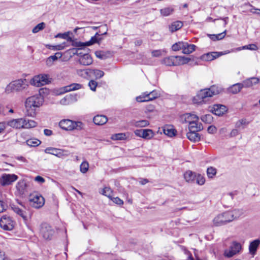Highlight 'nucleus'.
<instances>
[{
	"instance_id": "nucleus-4",
	"label": "nucleus",
	"mask_w": 260,
	"mask_h": 260,
	"mask_svg": "<svg viewBox=\"0 0 260 260\" xmlns=\"http://www.w3.org/2000/svg\"><path fill=\"white\" fill-rule=\"evenodd\" d=\"M29 86L28 82L26 79H19L10 82L5 88L7 93L13 92H21L25 90Z\"/></svg>"
},
{
	"instance_id": "nucleus-63",
	"label": "nucleus",
	"mask_w": 260,
	"mask_h": 260,
	"mask_svg": "<svg viewBox=\"0 0 260 260\" xmlns=\"http://www.w3.org/2000/svg\"><path fill=\"white\" fill-rule=\"evenodd\" d=\"M44 134L46 136H50L52 135L53 132L51 130L48 129H45L44 130Z\"/></svg>"
},
{
	"instance_id": "nucleus-36",
	"label": "nucleus",
	"mask_w": 260,
	"mask_h": 260,
	"mask_svg": "<svg viewBox=\"0 0 260 260\" xmlns=\"http://www.w3.org/2000/svg\"><path fill=\"white\" fill-rule=\"evenodd\" d=\"M113 55V53L111 51H99V58L101 59H106L107 58H109L111 57Z\"/></svg>"
},
{
	"instance_id": "nucleus-2",
	"label": "nucleus",
	"mask_w": 260,
	"mask_h": 260,
	"mask_svg": "<svg viewBox=\"0 0 260 260\" xmlns=\"http://www.w3.org/2000/svg\"><path fill=\"white\" fill-rule=\"evenodd\" d=\"M221 91V88L216 85L211 86L210 88L200 90L193 98L194 104L202 105L207 103L210 99L217 95Z\"/></svg>"
},
{
	"instance_id": "nucleus-49",
	"label": "nucleus",
	"mask_w": 260,
	"mask_h": 260,
	"mask_svg": "<svg viewBox=\"0 0 260 260\" xmlns=\"http://www.w3.org/2000/svg\"><path fill=\"white\" fill-rule=\"evenodd\" d=\"M89 165L87 161H83L80 165V171L82 173H85L88 170Z\"/></svg>"
},
{
	"instance_id": "nucleus-55",
	"label": "nucleus",
	"mask_w": 260,
	"mask_h": 260,
	"mask_svg": "<svg viewBox=\"0 0 260 260\" xmlns=\"http://www.w3.org/2000/svg\"><path fill=\"white\" fill-rule=\"evenodd\" d=\"M175 57L176 58V59H175V66H179L181 64H182V62L181 58H182V56H175Z\"/></svg>"
},
{
	"instance_id": "nucleus-1",
	"label": "nucleus",
	"mask_w": 260,
	"mask_h": 260,
	"mask_svg": "<svg viewBox=\"0 0 260 260\" xmlns=\"http://www.w3.org/2000/svg\"><path fill=\"white\" fill-rule=\"evenodd\" d=\"M98 42V32H96L93 37H92L90 40L85 42H73V45L79 47L78 49L73 48L71 49L72 52L74 54L81 55L82 53L79 52L82 47L85 46H89L92 44ZM80 63L84 66H88L92 62L91 57L88 54L85 53L83 55H81L79 59Z\"/></svg>"
},
{
	"instance_id": "nucleus-15",
	"label": "nucleus",
	"mask_w": 260,
	"mask_h": 260,
	"mask_svg": "<svg viewBox=\"0 0 260 260\" xmlns=\"http://www.w3.org/2000/svg\"><path fill=\"white\" fill-rule=\"evenodd\" d=\"M228 110L227 108L223 105L216 104L213 106L211 111L217 116H222Z\"/></svg>"
},
{
	"instance_id": "nucleus-47",
	"label": "nucleus",
	"mask_w": 260,
	"mask_h": 260,
	"mask_svg": "<svg viewBox=\"0 0 260 260\" xmlns=\"http://www.w3.org/2000/svg\"><path fill=\"white\" fill-rule=\"evenodd\" d=\"M69 32H65L63 34H58L55 36V37L56 38H62L64 39H67L68 41H69L70 42H72L73 41L72 39L70 37H69Z\"/></svg>"
},
{
	"instance_id": "nucleus-42",
	"label": "nucleus",
	"mask_w": 260,
	"mask_h": 260,
	"mask_svg": "<svg viewBox=\"0 0 260 260\" xmlns=\"http://www.w3.org/2000/svg\"><path fill=\"white\" fill-rule=\"evenodd\" d=\"M213 119L212 116L210 114H206L201 117V119L206 123H211L213 121Z\"/></svg>"
},
{
	"instance_id": "nucleus-62",
	"label": "nucleus",
	"mask_w": 260,
	"mask_h": 260,
	"mask_svg": "<svg viewBox=\"0 0 260 260\" xmlns=\"http://www.w3.org/2000/svg\"><path fill=\"white\" fill-rule=\"evenodd\" d=\"M0 260H9L5 255V253L0 250Z\"/></svg>"
},
{
	"instance_id": "nucleus-9",
	"label": "nucleus",
	"mask_w": 260,
	"mask_h": 260,
	"mask_svg": "<svg viewBox=\"0 0 260 260\" xmlns=\"http://www.w3.org/2000/svg\"><path fill=\"white\" fill-rule=\"evenodd\" d=\"M229 214V211H226L216 216L213 220L214 225L221 226L232 221Z\"/></svg>"
},
{
	"instance_id": "nucleus-51",
	"label": "nucleus",
	"mask_w": 260,
	"mask_h": 260,
	"mask_svg": "<svg viewBox=\"0 0 260 260\" xmlns=\"http://www.w3.org/2000/svg\"><path fill=\"white\" fill-rule=\"evenodd\" d=\"M88 86L91 90L95 91L98 86V82L94 80H91L88 83Z\"/></svg>"
},
{
	"instance_id": "nucleus-19",
	"label": "nucleus",
	"mask_w": 260,
	"mask_h": 260,
	"mask_svg": "<svg viewBox=\"0 0 260 260\" xmlns=\"http://www.w3.org/2000/svg\"><path fill=\"white\" fill-rule=\"evenodd\" d=\"M197 174L191 171L188 170L184 174V178L186 182L193 183L195 182Z\"/></svg>"
},
{
	"instance_id": "nucleus-48",
	"label": "nucleus",
	"mask_w": 260,
	"mask_h": 260,
	"mask_svg": "<svg viewBox=\"0 0 260 260\" xmlns=\"http://www.w3.org/2000/svg\"><path fill=\"white\" fill-rule=\"evenodd\" d=\"M195 181L198 184H199L200 185H203L205 183V179L201 174H197V177L196 178Z\"/></svg>"
},
{
	"instance_id": "nucleus-10",
	"label": "nucleus",
	"mask_w": 260,
	"mask_h": 260,
	"mask_svg": "<svg viewBox=\"0 0 260 260\" xmlns=\"http://www.w3.org/2000/svg\"><path fill=\"white\" fill-rule=\"evenodd\" d=\"M14 221L7 215H3L0 219V226L6 231L12 230L14 227Z\"/></svg>"
},
{
	"instance_id": "nucleus-61",
	"label": "nucleus",
	"mask_w": 260,
	"mask_h": 260,
	"mask_svg": "<svg viewBox=\"0 0 260 260\" xmlns=\"http://www.w3.org/2000/svg\"><path fill=\"white\" fill-rule=\"evenodd\" d=\"M152 55L154 57H159L161 55V51L160 50H153L152 51Z\"/></svg>"
},
{
	"instance_id": "nucleus-56",
	"label": "nucleus",
	"mask_w": 260,
	"mask_h": 260,
	"mask_svg": "<svg viewBox=\"0 0 260 260\" xmlns=\"http://www.w3.org/2000/svg\"><path fill=\"white\" fill-rule=\"evenodd\" d=\"M7 205L2 201L0 200V213L6 210Z\"/></svg>"
},
{
	"instance_id": "nucleus-52",
	"label": "nucleus",
	"mask_w": 260,
	"mask_h": 260,
	"mask_svg": "<svg viewBox=\"0 0 260 260\" xmlns=\"http://www.w3.org/2000/svg\"><path fill=\"white\" fill-rule=\"evenodd\" d=\"M108 121V118L104 115L99 114V125L105 124Z\"/></svg>"
},
{
	"instance_id": "nucleus-64",
	"label": "nucleus",
	"mask_w": 260,
	"mask_h": 260,
	"mask_svg": "<svg viewBox=\"0 0 260 260\" xmlns=\"http://www.w3.org/2000/svg\"><path fill=\"white\" fill-rule=\"evenodd\" d=\"M182 62V64H186L188 63L191 59L189 57H186L185 56H182V58H181Z\"/></svg>"
},
{
	"instance_id": "nucleus-37",
	"label": "nucleus",
	"mask_w": 260,
	"mask_h": 260,
	"mask_svg": "<svg viewBox=\"0 0 260 260\" xmlns=\"http://www.w3.org/2000/svg\"><path fill=\"white\" fill-rule=\"evenodd\" d=\"M164 133L168 136L169 137H173L176 135V131L172 128H169L168 127H165L164 129Z\"/></svg>"
},
{
	"instance_id": "nucleus-12",
	"label": "nucleus",
	"mask_w": 260,
	"mask_h": 260,
	"mask_svg": "<svg viewBox=\"0 0 260 260\" xmlns=\"http://www.w3.org/2000/svg\"><path fill=\"white\" fill-rule=\"evenodd\" d=\"M158 96V93L153 90L150 92H145L136 98V100L138 102H145L152 101Z\"/></svg>"
},
{
	"instance_id": "nucleus-3",
	"label": "nucleus",
	"mask_w": 260,
	"mask_h": 260,
	"mask_svg": "<svg viewBox=\"0 0 260 260\" xmlns=\"http://www.w3.org/2000/svg\"><path fill=\"white\" fill-rule=\"evenodd\" d=\"M7 125L16 129L30 128L35 127L37 123L33 120L21 118L8 121Z\"/></svg>"
},
{
	"instance_id": "nucleus-26",
	"label": "nucleus",
	"mask_w": 260,
	"mask_h": 260,
	"mask_svg": "<svg viewBox=\"0 0 260 260\" xmlns=\"http://www.w3.org/2000/svg\"><path fill=\"white\" fill-rule=\"evenodd\" d=\"M183 26V23L180 21H176L172 23L169 26V30L171 32H175L180 29Z\"/></svg>"
},
{
	"instance_id": "nucleus-14",
	"label": "nucleus",
	"mask_w": 260,
	"mask_h": 260,
	"mask_svg": "<svg viewBox=\"0 0 260 260\" xmlns=\"http://www.w3.org/2000/svg\"><path fill=\"white\" fill-rule=\"evenodd\" d=\"M134 133L137 136L145 139H150L154 136L152 130L150 129H136Z\"/></svg>"
},
{
	"instance_id": "nucleus-31",
	"label": "nucleus",
	"mask_w": 260,
	"mask_h": 260,
	"mask_svg": "<svg viewBox=\"0 0 260 260\" xmlns=\"http://www.w3.org/2000/svg\"><path fill=\"white\" fill-rule=\"evenodd\" d=\"M230 248L234 251L235 253L237 254L241 250L242 246L240 243L236 241H233L230 246Z\"/></svg>"
},
{
	"instance_id": "nucleus-39",
	"label": "nucleus",
	"mask_w": 260,
	"mask_h": 260,
	"mask_svg": "<svg viewBox=\"0 0 260 260\" xmlns=\"http://www.w3.org/2000/svg\"><path fill=\"white\" fill-rule=\"evenodd\" d=\"M26 185L23 182H19L17 184L16 188L20 194H24Z\"/></svg>"
},
{
	"instance_id": "nucleus-21",
	"label": "nucleus",
	"mask_w": 260,
	"mask_h": 260,
	"mask_svg": "<svg viewBox=\"0 0 260 260\" xmlns=\"http://www.w3.org/2000/svg\"><path fill=\"white\" fill-rule=\"evenodd\" d=\"M182 119H184L185 122L189 123L191 121H198L199 118L194 114L185 113L182 116Z\"/></svg>"
},
{
	"instance_id": "nucleus-41",
	"label": "nucleus",
	"mask_w": 260,
	"mask_h": 260,
	"mask_svg": "<svg viewBox=\"0 0 260 260\" xmlns=\"http://www.w3.org/2000/svg\"><path fill=\"white\" fill-rule=\"evenodd\" d=\"M185 42H178L177 43H175L172 46V49L173 51H178L180 49H182L184 46Z\"/></svg>"
},
{
	"instance_id": "nucleus-13",
	"label": "nucleus",
	"mask_w": 260,
	"mask_h": 260,
	"mask_svg": "<svg viewBox=\"0 0 260 260\" xmlns=\"http://www.w3.org/2000/svg\"><path fill=\"white\" fill-rule=\"evenodd\" d=\"M29 202L31 207L39 209L44 205L45 200L42 196L35 194L30 197Z\"/></svg>"
},
{
	"instance_id": "nucleus-18",
	"label": "nucleus",
	"mask_w": 260,
	"mask_h": 260,
	"mask_svg": "<svg viewBox=\"0 0 260 260\" xmlns=\"http://www.w3.org/2000/svg\"><path fill=\"white\" fill-rule=\"evenodd\" d=\"M258 82L259 79L255 77H252L244 80L241 84L243 87L249 88L257 84Z\"/></svg>"
},
{
	"instance_id": "nucleus-29",
	"label": "nucleus",
	"mask_w": 260,
	"mask_h": 260,
	"mask_svg": "<svg viewBox=\"0 0 260 260\" xmlns=\"http://www.w3.org/2000/svg\"><path fill=\"white\" fill-rule=\"evenodd\" d=\"M132 124L137 127H143L149 125V122L147 120H141L139 121L134 120L132 122Z\"/></svg>"
},
{
	"instance_id": "nucleus-40",
	"label": "nucleus",
	"mask_w": 260,
	"mask_h": 260,
	"mask_svg": "<svg viewBox=\"0 0 260 260\" xmlns=\"http://www.w3.org/2000/svg\"><path fill=\"white\" fill-rule=\"evenodd\" d=\"M174 9L171 7H166L160 10V13L164 16H168L172 13Z\"/></svg>"
},
{
	"instance_id": "nucleus-8",
	"label": "nucleus",
	"mask_w": 260,
	"mask_h": 260,
	"mask_svg": "<svg viewBox=\"0 0 260 260\" xmlns=\"http://www.w3.org/2000/svg\"><path fill=\"white\" fill-rule=\"evenodd\" d=\"M50 82L49 75L40 74L35 76L30 81V84L37 87L44 86Z\"/></svg>"
},
{
	"instance_id": "nucleus-16",
	"label": "nucleus",
	"mask_w": 260,
	"mask_h": 260,
	"mask_svg": "<svg viewBox=\"0 0 260 260\" xmlns=\"http://www.w3.org/2000/svg\"><path fill=\"white\" fill-rule=\"evenodd\" d=\"M45 153L55 155L60 157L64 155L65 151L62 149L53 147H47L44 150Z\"/></svg>"
},
{
	"instance_id": "nucleus-53",
	"label": "nucleus",
	"mask_w": 260,
	"mask_h": 260,
	"mask_svg": "<svg viewBox=\"0 0 260 260\" xmlns=\"http://www.w3.org/2000/svg\"><path fill=\"white\" fill-rule=\"evenodd\" d=\"M62 53L60 52H56L54 55L49 56V58L53 62L57 60L58 58H61Z\"/></svg>"
},
{
	"instance_id": "nucleus-22",
	"label": "nucleus",
	"mask_w": 260,
	"mask_h": 260,
	"mask_svg": "<svg viewBox=\"0 0 260 260\" xmlns=\"http://www.w3.org/2000/svg\"><path fill=\"white\" fill-rule=\"evenodd\" d=\"M187 138L191 142H197L201 140V136L197 132L189 131L186 133Z\"/></svg>"
},
{
	"instance_id": "nucleus-44",
	"label": "nucleus",
	"mask_w": 260,
	"mask_h": 260,
	"mask_svg": "<svg viewBox=\"0 0 260 260\" xmlns=\"http://www.w3.org/2000/svg\"><path fill=\"white\" fill-rule=\"evenodd\" d=\"M216 174V169L212 167H209L207 170V174L209 178H212Z\"/></svg>"
},
{
	"instance_id": "nucleus-50",
	"label": "nucleus",
	"mask_w": 260,
	"mask_h": 260,
	"mask_svg": "<svg viewBox=\"0 0 260 260\" xmlns=\"http://www.w3.org/2000/svg\"><path fill=\"white\" fill-rule=\"evenodd\" d=\"M223 254L225 257L230 258L233 257L236 254L235 253L234 251H233V250L229 247L228 249H226L224 250Z\"/></svg>"
},
{
	"instance_id": "nucleus-23",
	"label": "nucleus",
	"mask_w": 260,
	"mask_h": 260,
	"mask_svg": "<svg viewBox=\"0 0 260 260\" xmlns=\"http://www.w3.org/2000/svg\"><path fill=\"white\" fill-rule=\"evenodd\" d=\"M260 244V240L256 239L250 243L249 246V251L250 254H255L259 245Z\"/></svg>"
},
{
	"instance_id": "nucleus-35",
	"label": "nucleus",
	"mask_w": 260,
	"mask_h": 260,
	"mask_svg": "<svg viewBox=\"0 0 260 260\" xmlns=\"http://www.w3.org/2000/svg\"><path fill=\"white\" fill-rule=\"evenodd\" d=\"M66 43L64 42L62 44L57 45H46V47L49 49L53 50H61L64 48L66 47Z\"/></svg>"
},
{
	"instance_id": "nucleus-34",
	"label": "nucleus",
	"mask_w": 260,
	"mask_h": 260,
	"mask_svg": "<svg viewBox=\"0 0 260 260\" xmlns=\"http://www.w3.org/2000/svg\"><path fill=\"white\" fill-rule=\"evenodd\" d=\"M26 143L30 147H37L41 144V141L37 139H30L26 141Z\"/></svg>"
},
{
	"instance_id": "nucleus-28",
	"label": "nucleus",
	"mask_w": 260,
	"mask_h": 260,
	"mask_svg": "<svg viewBox=\"0 0 260 260\" xmlns=\"http://www.w3.org/2000/svg\"><path fill=\"white\" fill-rule=\"evenodd\" d=\"M196 47L195 45L188 44L187 43L185 42L182 52L184 54H189L195 50Z\"/></svg>"
},
{
	"instance_id": "nucleus-17",
	"label": "nucleus",
	"mask_w": 260,
	"mask_h": 260,
	"mask_svg": "<svg viewBox=\"0 0 260 260\" xmlns=\"http://www.w3.org/2000/svg\"><path fill=\"white\" fill-rule=\"evenodd\" d=\"M188 129L189 131L190 132H198L202 131L203 129V127L201 123L198 121L194 122V121H191L189 123Z\"/></svg>"
},
{
	"instance_id": "nucleus-54",
	"label": "nucleus",
	"mask_w": 260,
	"mask_h": 260,
	"mask_svg": "<svg viewBox=\"0 0 260 260\" xmlns=\"http://www.w3.org/2000/svg\"><path fill=\"white\" fill-rule=\"evenodd\" d=\"M114 203L117 204V205H123V201L121 200L120 198H118V197H115V198H112L111 197V198H110Z\"/></svg>"
},
{
	"instance_id": "nucleus-38",
	"label": "nucleus",
	"mask_w": 260,
	"mask_h": 260,
	"mask_svg": "<svg viewBox=\"0 0 260 260\" xmlns=\"http://www.w3.org/2000/svg\"><path fill=\"white\" fill-rule=\"evenodd\" d=\"M225 36V31L218 35H208L209 38L213 41L220 40L222 39Z\"/></svg>"
},
{
	"instance_id": "nucleus-59",
	"label": "nucleus",
	"mask_w": 260,
	"mask_h": 260,
	"mask_svg": "<svg viewBox=\"0 0 260 260\" xmlns=\"http://www.w3.org/2000/svg\"><path fill=\"white\" fill-rule=\"evenodd\" d=\"M239 134V131L237 129H233L230 134V137H234L236 136H237Z\"/></svg>"
},
{
	"instance_id": "nucleus-60",
	"label": "nucleus",
	"mask_w": 260,
	"mask_h": 260,
	"mask_svg": "<svg viewBox=\"0 0 260 260\" xmlns=\"http://www.w3.org/2000/svg\"><path fill=\"white\" fill-rule=\"evenodd\" d=\"M35 180L41 183H44L45 181L44 178L40 176H36L35 178Z\"/></svg>"
},
{
	"instance_id": "nucleus-43",
	"label": "nucleus",
	"mask_w": 260,
	"mask_h": 260,
	"mask_svg": "<svg viewBox=\"0 0 260 260\" xmlns=\"http://www.w3.org/2000/svg\"><path fill=\"white\" fill-rule=\"evenodd\" d=\"M126 138V135L124 133H118L113 135L111 136V139L113 140H124Z\"/></svg>"
},
{
	"instance_id": "nucleus-5",
	"label": "nucleus",
	"mask_w": 260,
	"mask_h": 260,
	"mask_svg": "<svg viewBox=\"0 0 260 260\" xmlns=\"http://www.w3.org/2000/svg\"><path fill=\"white\" fill-rule=\"evenodd\" d=\"M61 128L66 131L74 129L81 130L84 128V124L81 121H74L70 119H62L59 123Z\"/></svg>"
},
{
	"instance_id": "nucleus-6",
	"label": "nucleus",
	"mask_w": 260,
	"mask_h": 260,
	"mask_svg": "<svg viewBox=\"0 0 260 260\" xmlns=\"http://www.w3.org/2000/svg\"><path fill=\"white\" fill-rule=\"evenodd\" d=\"M44 102V99L41 94L34 95L27 98L25 102L26 108L35 110L36 108L41 106Z\"/></svg>"
},
{
	"instance_id": "nucleus-27",
	"label": "nucleus",
	"mask_w": 260,
	"mask_h": 260,
	"mask_svg": "<svg viewBox=\"0 0 260 260\" xmlns=\"http://www.w3.org/2000/svg\"><path fill=\"white\" fill-rule=\"evenodd\" d=\"M229 212L232 221L238 218L243 214V211L240 209H234L232 211H229Z\"/></svg>"
},
{
	"instance_id": "nucleus-11",
	"label": "nucleus",
	"mask_w": 260,
	"mask_h": 260,
	"mask_svg": "<svg viewBox=\"0 0 260 260\" xmlns=\"http://www.w3.org/2000/svg\"><path fill=\"white\" fill-rule=\"evenodd\" d=\"M18 178V176L14 174H3L0 179V183L3 186L12 184Z\"/></svg>"
},
{
	"instance_id": "nucleus-32",
	"label": "nucleus",
	"mask_w": 260,
	"mask_h": 260,
	"mask_svg": "<svg viewBox=\"0 0 260 260\" xmlns=\"http://www.w3.org/2000/svg\"><path fill=\"white\" fill-rule=\"evenodd\" d=\"M175 59H176V58L175 57V56H169L165 58L162 61V62L166 64V66H175Z\"/></svg>"
},
{
	"instance_id": "nucleus-25",
	"label": "nucleus",
	"mask_w": 260,
	"mask_h": 260,
	"mask_svg": "<svg viewBox=\"0 0 260 260\" xmlns=\"http://www.w3.org/2000/svg\"><path fill=\"white\" fill-rule=\"evenodd\" d=\"M219 56V54H218L217 52H212L203 55L201 57V58L205 61H211L216 58Z\"/></svg>"
},
{
	"instance_id": "nucleus-46",
	"label": "nucleus",
	"mask_w": 260,
	"mask_h": 260,
	"mask_svg": "<svg viewBox=\"0 0 260 260\" xmlns=\"http://www.w3.org/2000/svg\"><path fill=\"white\" fill-rule=\"evenodd\" d=\"M102 194L110 199L112 197V190L110 187H106L103 189Z\"/></svg>"
},
{
	"instance_id": "nucleus-30",
	"label": "nucleus",
	"mask_w": 260,
	"mask_h": 260,
	"mask_svg": "<svg viewBox=\"0 0 260 260\" xmlns=\"http://www.w3.org/2000/svg\"><path fill=\"white\" fill-rule=\"evenodd\" d=\"M243 88L241 83H236L231 86L228 90L230 92L233 94H236L240 91L241 89Z\"/></svg>"
},
{
	"instance_id": "nucleus-7",
	"label": "nucleus",
	"mask_w": 260,
	"mask_h": 260,
	"mask_svg": "<svg viewBox=\"0 0 260 260\" xmlns=\"http://www.w3.org/2000/svg\"><path fill=\"white\" fill-rule=\"evenodd\" d=\"M40 233L44 239L50 240L54 234V231L48 223L43 222L40 224Z\"/></svg>"
},
{
	"instance_id": "nucleus-58",
	"label": "nucleus",
	"mask_w": 260,
	"mask_h": 260,
	"mask_svg": "<svg viewBox=\"0 0 260 260\" xmlns=\"http://www.w3.org/2000/svg\"><path fill=\"white\" fill-rule=\"evenodd\" d=\"M244 48L252 50H255L257 49V46L255 44H250L244 46Z\"/></svg>"
},
{
	"instance_id": "nucleus-45",
	"label": "nucleus",
	"mask_w": 260,
	"mask_h": 260,
	"mask_svg": "<svg viewBox=\"0 0 260 260\" xmlns=\"http://www.w3.org/2000/svg\"><path fill=\"white\" fill-rule=\"evenodd\" d=\"M45 24L44 22H41L37 24L32 30L33 33L36 34L39 31L42 30L45 27Z\"/></svg>"
},
{
	"instance_id": "nucleus-57",
	"label": "nucleus",
	"mask_w": 260,
	"mask_h": 260,
	"mask_svg": "<svg viewBox=\"0 0 260 260\" xmlns=\"http://www.w3.org/2000/svg\"><path fill=\"white\" fill-rule=\"evenodd\" d=\"M207 131L209 134H214L216 132V128L213 125H210L208 127Z\"/></svg>"
},
{
	"instance_id": "nucleus-24",
	"label": "nucleus",
	"mask_w": 260,
	"mask_h": 260,
	"mask_svg": "<svg viewBox=\"0 0 260 260\" xmlns=\"http://www.w3.org/2000/svg\"><path fill=\"white\" fill-rule=\"evenodd\" d=\"M108 27L107 24H101L99 26V45L103 39V36L107 34Z\"/></svg>"
},
{
	"instance_id": "nucleus-33",
	"label": "nucleus",
	"mask_w": 260,
	"mask_h": 260,
	"mask_svg": "<svg viewBox=\"0 0 260 260\" xmlns=\"http://www.w3.org/2000/svg\"><path fill=\"white\" fill-rule=\"evenodd\" d=\"M13 210L17 214L19 215L24 220H27V217L25 214V212L19 207L14 205L12 207Z\"/></svg>"
},
{
	"instance_id": "nucleus-20",
	"label": "nucleus",
	"mask_w": 260,
	"mask_h": 260,
	"mask_svg": "<svg viewBox=\"0 0 260 260\" xmlns=\"http://www.w3.org/2000/svg\"><path fill=\"white\" fill-rule=\"evenodd\" d=\"M82 87V85L81 84L78 83H72L69 85L64 87L63 89H62L63 91H61L60 93H63L67 92L78 90L81 89Z\"/></svg>"
}]
</instances>
